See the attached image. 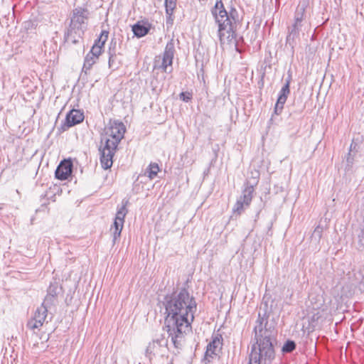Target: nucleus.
Masks as SVG:
<instances>
[{"label": "nucleus", "mask_w": 364, "mask_h": 364, "mask_svg": "<svg viewBox=\"0 0 364 364\" xmlns=\"http://www.w3.org/2000/svg\"><path fill=\"white\" fill-rule=\"evenodd\" d=\"M163 305L165 308L164 329L173 346L181 349L185 336L191 331L197 304L193 296L185 288L165 296Z\"/></svg>", "instance_id": "obj_1"}, {"label": "nucleus", "mask_w": 364, "mask_h": 364, "mask_svg": "<svg viewBox=\"0 0 364 364\" xmlns=\"http://www.w3.org/2000/svg\"><path fill=\"white\" fill-rule=\"evenodd\" d=\"M262 305L253 329L254 342L251 346L248 364H271L275 358L277 331L268 322L272 306L269 307L267 301H264Z\"/></svg>", "instance_id": "obj_2"}, {"label": "nucleus", "mask_w": 364, "mask_h": 364, "mask_svg": "<svg viewBox=\"0 0 364 364\" xmlns=\"http://www.w3.org/2000/svg\"><path fill=\"white\" fill-rule=\"evenodd\" d=\"M212 16L215 23L218 25V36L221 44L226 40L231 43L235 40L236 21L237 11L235 8H231L228 12L224 6L222 0H216L215 6L210 9Z\"/></svg>", "instance_id": "obj_3"}, {"label": "nucleus", "mask_w": 364, "mask_h": 364, "mask_svg": "<svg viewBox=\"0 0 364 364\" xmlns=\"http://www.w3.org/2000/svg\"><path fill=\"white\" fill-rule=\"evenodd\" d=\"M105 130V134L108 137L105 139L104 144L102 139V145L100 146L99 151L102 167L104 169H108L112 166L113 156L118 144L124 138L126 129L122 122L114 121Z\"/></svg>", "instance_id": "obj_4"}, {"label": "nucleus", "mask_w": 364, "mask_h": 364, "mask_svg": "<svg viewBox=\"0 0 364 364\" xmlns=\"http://www.w3.org/2000/svg\"><path fill=\"white\" fill-rule=\"evenodd\" d=\"M89 16L90 12L85 7L77 6L73 10L69 27L65 33V42L73 44L79 42L86 29Z\"/></svg>", "instance_id": "obj_5"}, {"label": "nucleus", "mask_w": 364, "mask_h": 364, "mask_svg": "<svg viewBox=\"0 0 364 364\" xmlns=\"http://www.w3.org/2000/svg\"><path fill=\"white\" fill-rule=\"evenodd\" d=\"M310 304L307 309V318L309 323V328H314L319 321L323 317L326 311L324 301L321 296H311Z\"/></svg>", "instance_id": "obj_6"}, {"label": "nucleus", "mask_w": 364, "mask_h": 364, "mask_svg": "<svg viewBox=\"0 0 364 364\" xmlns=\"http://www.w3.org/2000/svg\"><path fill=\"white\" fill-rule=\"evenodd\" d=\"M168 348V338L164 335L153 339L145 350V356L151 362L154 357L164 356Z\"/></svg>", "instance_id": "obj_7"}, {"label": "nucleus", "mask_w": 364, "mask_h": 364, "mask_svg": "<svg viewBox=\"0 0 364 364\" xmlns=\"http://www.w3.org/2000/svg\"><path fill=\"white\" fill-rule=\"evenodd\" d=\"M175 54V43L173 39L170 40L166 45L163 53L162 60L159 65H156L155 60V68L161 69L163 72L171 73L173 71L172 64Z\"/></svg>", "instance_id": "obj_8"}, {"label": "nucleus", "mask_w": 364, "mask_h": 364, "mask_svg": "<svg viewBox=\"0 0 364 364\" xmlns=\"http://www.w3.org/2000/svg\"><path fill=\"white\" fill-rule=\"evenodd\" d=\"M129 204V199L124 198L122 200V206L117 208V214L115 216L114 227L112 228L113 231V242L115 241L120 237L121 232L123 228L124 218L128 213L127 206Z\"/></svg>", "instance_id": "obj_9"}, {"label": "nucleus", "mask_w": 364, "mask_h": 364, "mask_svg": "<svg viewBox=\"0 0 364 364\" xmlns=\"http://www.w3.org/2000/svg\"><path fill=\"white\" fill-rule=\"evenodd\" d=\"M49 307V306L42 303L41 306L37 308L33 316L28 321L27 328L33 331L40 330L46 321Z\"/></svg>", "instance_id": "obj_10"}, {"label": "nucleus", "mask_w": 364, "mask_h": 364, "mask_svg": "<svg viewBox=\"0 0 364 364\" xmlns=\"http://www.w3.org/2000/svg\"><path fill=\"white\" fill-rule=\"evenodd\" d=\"M223 338L219 333L214 334L212 336V341L208 344L205 353V359L210 362L209 358H213L218 355L223 346Z\"/></svg>", "instance_id": "obj_11"}, {"label": "nucleus", "mask_w": 364, "mask_h": 364, "mask_svg": "<svg viewBox=\"0 0 364 364\" xmlns=\"http://www.w3.org/2000/svg\"><path fill=\"white\" fill-rule=\"evenodd\" d=\"M84 119L83 112L79 109H72L67 114L64 122L61 124V129L65 131L70 127L75 126Z\"/></svg>", "instance_id": "obj_12"}, {"label": "nucleus", "mask_w": 364, "mask_h": 364, "mask_svg": "<svg viewBox=\"0 0 364 364\" xmlns=\"http://www.w3.org/2000/svg\"><path fill=\"white\" fill-rule=\"evenodd\" d=\"M253 196L242 191V195L237 198L232 212L237 215H240L248 208L252 202Z\"/></svg>", "instance_id": "obj_13"}, {"label": "nucleus", "mask_w": 364, "mask_h": 364, "mask_svg": "<svg viewBox=\"0 0 364 364\" xmlns=\"http://www.w3.org/2000/svg\"><path fill=\"white\" fill-rule=\"evenodd\" d=\"M73 162L70 159H64L55 170V178L61 181L66 180L73 172Z\"/></svg>", "instance_id": "obj_14"}, {"label": "nucleus", "mask_w": 364, "mask_h": 364, "mask_svg": "<svg viewBox=\"0 0 364 364\" xmlns=\"http://www.w3.org/2000/svg\"><path fill=\"white\" fill-rule=\"evenodd\" d=\"M305 24V23L294 21L292 25L288 28L287 43L289 44L291 48H294L296 43V40L299 38L300 32L302 31V28Z\"/></svg>", "instance_id": "obj_15"}, {"label": "nucleus", "mask_w": 364, "mask_h": 364, "mask_svg": "<svg viewBox=\"0 0 364 364\" xmlns=\"http://www.w3.org/2000/svg\"><path fill=\"white\" fill-rule=\"evenodd\" d=\"M61 291V287H59L58 283L56 282H51L48 288L47 295L43 303L49 306L54 304L56 296Z\"/></svg>", "instance_id": "obj_16"}, {"label": "nucleus", "mask_w": 364, "mask_h": 364, "mask_svg": "<svg viewBox=\"0 0 364 364\" xmlns=\"http://www.w3.org/2000/svg\"><path fill=\"white\" fill-rule=\"evenodd\" d=\"M255 175V177H250L247 179L245 183V188L243 191L250 193L253 196L255 192V186H256L259 182V171H252L251 175Z\"/></svg>", "instance_id": "obj_17"}, {"label": "nucleus", "mask_w": 364, "mask_h": 364, "mask_svg": "<svg viewBox=\"0 0 364 364\" xmlns=\"http://www.w3.org/2000/svg\"><path fill=\"white\" fill-rule=\"evenodd\" d=\"M151 26L149 23L137 22L132 26V31L137 38H141L146 36L150 31Z\"/></svg>", "instance_id": "obj_18"}, {"label": "nucleus", "mask_w": 364, "mask_h": 364, "mask_svg": "<svg viewBox=\"0 0 364 364\" xmlns=\"http://www.w3.org/2000/svg\"><path fill=\"white\" fill-rule=\"evenodd\" d=\"M287 97H287V96H280V95L278 96L277 101L274 106V113L272 114V115L269 121V124L274 123L275 115H279L282 113L283 108H284V105L285 104V102L287 100Z\"/></svg>", "instance_id": "obj_19"}, {"label": "nucleus", "mask_w": 364, "mask_h": 364, "mask_svg": "<svg viewBox=\"0 0 364 364\" xmlns=\"http://www.w3.org/2000/svg\"><path fill=\"white\" fill-rule=\"evenodd\" d=\"M307 4L302 3L298 5L294 13V21L302 23H306V9Z\"/></svg>", "instance_id": "obj_20"}, {"label": "nucleus", "mask_w": 364, "mask_h": 364, "mask_svg": "<svg viewBox=\"0 0 364 364\" xmlns=\"http://www.w3.org/2000/svg\"><path fill=\"white\" fill-rule=\"evenodd\" d=\"M99 58L95 56H92L91 54L87 53L85 57L84 63L82 69V73L87 75L91 70L92 65L96 63Z\"/></svg>", "instance_id": "obj_21"}, {"label": "nucleus", "mask_w": 364, "mask_h": 364, "mask_svg": "<svg viewBox=\"0 0 364 364\" xmlns=\"http://www.w3.org/2000/svg\"><path fill=\"white\" fill-rule=\"evenodd\" d=\"M108 68L111 71L117 70L120 65V60L118 59L117 53H114L113 50L108 52Z\"/></svg>", "instance_id": "obj_22"}, {"label": "nucleus", "mask_w": 364, "mask_h": 364, "mask_svg": "<svg viewBox=\"0 0 364 364\" xmlns=\"http://www.w3.org/2000/svg\"><path fill=\"white\" fill-rule=\"evenodd\" d=\"M159 171V166L156 163H151L145 171L146 175L150 179H154L156 177Z\"/></svg>", "instance_id": "obj_23"}, {"label": "nucleus", "mask_w": 364, "mask_h": 364, "mask_svg": "<svg viewBox=\"0 0 364 364\" xmlns=\"http://www.w3.org/2000/svg\"><path fill=\"white\" fill-rule=\"evenodd\" d=\"M109 31H102L99 37L95 41L93 46H98L104 50L105 44L108 39Z\"/></svg>", "instance_id": "obj_24"}, {"label": "nucleus", "mask_w": 364, "mask_h": 364, "mask_svg": "<svg viewBox=\"0 0 364 364\" xmlns=\"http://www.w3.org/2000/svg\"><path fill=\"white\" fill-rule=\"evenodd\" d=\"M176 6V0H165L166 15L171 18Z\"/></svg>", "instance_id": "obj_25"}, {"label": "nucleus", "mask_w": 364, "mask_h": 364, "mask_svg": "<svg viewBox=\"0 0 364 364\" xmlns=\"http://www.w3.org/2000/svg\"><path fill=\"white\" fill-rule=\"evenodd\" d=\"M322 233L323 228L320 225L316 226L311 235L312 240L319 242L322 237Z\"/></svg>", "instance_id": "obj_26"}, {"label": "nucleus", "mask_w": 364, "mask_h": 364, "mask_svg": "<svg viewBox=\"0 0 364 364\" xmlns=\"http://www.w3.org/2000/svg\"><path fill=\"white\" fill-rule=\"evenodd\" d=\"M296 348V343L293 341H287L282 347L284 353H291Z\"/></svg>", "instance_id": "obj_27"}, {"label": "nucleus", "mask_w": 364, "mask_h": 364, "mask_svg": "<svg viewBox=\"0 0 364 364\" xmlns=\"http://www.w3.org/2000/svg\"><path fill=\"white\" fill-rule=\"evenodd\" d=\"M103 51L104 50L102 49L100 46H92L88 53L91 54L92 56H95L99 58Z\"/></svg>", "instance_id": "obj_28"}, {"label": "nucleus", "mask_w": 364, "mask_h": 364, "mask_svg": "<svg viewBox=\"0 0 364 364\" xmlns=\"http://www.w3.org/2000/svg\"><path fill=\"white\" fill-rule=\"evenodd\" d=\"M289 85H290V80H287L286 83L282 87V89L279 93V95L288 97V95L290 93Z\"/></svg>", "instance_id": "obj_29"}, {"label": "nucleus", "mask_w": 364, "mask_h": 364, "mask_svg": "<svg viewBox=\"0 0 364 364\" xmlns=\"http://www.w3.org/2000/svg\"><path fill=\"white\" fill-rule=\"evenodd\" d=\"M179 97L182 101L188 102L192 99V94L189 92H182L180 93Z\"/></svg>", "instance_id": "obj_30"}, {"label": "nucleus", "mask_w": 364, "mask_h": 364, "mask_svg": "<svg viewBox=\"0 0 364 364\" xmlns=\"http://www.w3.org/2000/svg\"><path fill=\"white\" fill-rule=\"evenodd\" d=\"M116 45H117V42L112 39L109 43L107 53L109 52L110 50H113L114 53H117Z\"/></svg>", "instance_id": "obj_31"}, {"label": "nucleus", "mask_w": 364, "mask_h": 364, "mask_svg": "<svg viewBox=\"0 0 364 364\" xmlns=\"http://www.w3.org/2000/svg\"><path fill=\"white\" fill-rule=\"evenodd\" d=\"M2 210V207H1V206H0V210Z\"/></svg>", "instance_id": "obj_32"}]
</instances>
